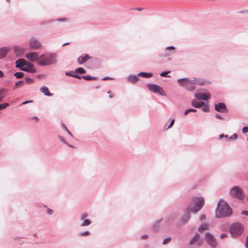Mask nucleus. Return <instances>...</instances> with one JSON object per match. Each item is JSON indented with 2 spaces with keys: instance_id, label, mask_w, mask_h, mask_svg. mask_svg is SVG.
Instances as JSON below:
<instances>
[{
  "instance_id": "69168bd1",
  "label": "nucleus",
  "mask_w": 248,
  "mask_h": 248,
  "mask_svg": "<svg viewBox=\"0 0 248 248\" xmlns=\"http://www.w3.org/2000/svg\"><path fill=\"white\" fill-rule=\"evenodd\" d=\"M136 10H138L139 11H141L142 10L143 8L141 7L137 8L136 9Z\"/></svg>"
},
{
  "instance_id": "f3484780",
  "label": "nucleus",
  "mask_w": 248,
  "mask_h": 248,
  "mask_svg": "<svg viewBox=\"0 0 248 248\" xmlns=\"http://www.w3.org/2000/svg\"><path fill=\"white\" fill-rule=\"evenodd\" d=\"M90 57L88 54H86L79 57L78 59V61L79 64H82L90 59Z\"/></svg>"
},
{
  "instance_id": "c9c22d12",
  "label": "nucleus",
  "mask_w": 248,
  "mask_h": 248,
  "mask_svg": "<svg viewBox=\"0 0 248 248\" xmlns=\"http://www.w3.org/2000/svg\"><path fill=\"white\" fill-rule=\"evenodd\" d=\"M170 73V71L164 72L161 73L160 75V76H161L162 77H170V76L168 75V74Z\"/></svg>"
},
{
  "instance_id": "de8ad7c7",
  "label": "nucleus",
  "mask_w": 248,
  "mask_h": 248,
  "mask_svg": "<svg viewBox=\"0 0 248 248\" xmlns=\"http://www.w3.org/2000/svg\"><path fill=\"white\" fill-rule=\"evenodd\" d=\"M46 213L48 215H52L53 213V211L51 209H48L46 211Z\"/></svg>"
},
{
  "instance_id": "473e14b6",
  "label": "nucleus",
  "mask_w": 248,
  "mask_h": 248,
  "mask_svg": "<svg viewBox=\"0 0 248 248\" xmlns=\"http://www.w3.org/2000/svg\"><path fill=\"white\" fill-rule=\"evenodd\" d=\"M75 72L79 74H84L86 70L82 67H78L76 69Z\"/></svg>"
},
{
  "instance_id": "680f3d73",
  "label": "nucleus",
  "mask_w": 248,
  "mask_h": 248,
  "mask_svg": "<svg viewBox=\"0 0 248 248\" xmlns=\"http://www.w3.org/2000/svg\"><path fill=\"white\" fill-rule=\"evenodd\" d=\"M4 76V74L2 71L0 70V78L3 77Z\"/></svg>"
},
{
  "instance_id": "423d86ee",
  "label": "nucleus",
  "mask_w": 248,
  "mask_h": 248,
  "mask_svg": "<svg viewBox=\"0 0 248 248\" xmlns=\"http://www.w3.org/2000/svg\"><path fill=\"white\" fill-rule=\"evenodd\" d=\"M204 238L205 241L211 248H216L218 246L216 238L211 233H205Z\"/></svg>"
},
{
  "instance_id": "5701e85b",
  "label": "nucleus",
  "mask_w": 248,
  "mask_h": 248,
  "mask_svg": "<svg viewBox=\"0 0 248 248\" xmlns=\"http://www.w3.org/2000/svg\"><path fill=\"white\" fill-rule=\"evenodd\" d=\"M9 50L10 48L7 47L0 48V58L5 57Z\"/></svg>"
},
{
  "instance_id": "4be33fe9",
  "label": "nucleus",
  "mask_w": 248,
  "mask_h": 248,
  "mask_svg": "<svg viewBox=\"0 0 248 248\" xmlns=\"http://www.w3.org/2000/svg\"><path fill=\"white\" fill-rule=\"evenodd\" d=\"M40 91L44 94V95L46 96H52V94H51L48 90V88L45 86H42L40 89Z\"/></svg>"
},
{
  "instance_id": "9d476101",
  "label": "nucleus",
  "mask_w": 248,
  "mask_h": 248,
  "mask_svg": "<svg viewBox=\"0 0 248 248\" xmlns=\"http://www.w3.org/2000/svg\"><path fill=\"white\" fill-rule=\"evenodd\" d=\"M29 45L31 48L33 49H39L42 46L41 43L39 40L34 37L31 38L30 40Z\"/></svg>"
},
{
  "instance_id": "37998d69",
  "label": "nucleus",
  "mask_w": 248,
  "mask_h": 248,
  "mask_svg": "<svg viewBox=\"0 0 248 248\" xmlns=\"http://www.w3.org/2000/svg\"><path fill=\"white\" fill-rule=\"evenodd\" d=\"M242 132L245 134L247 132H248V126H245V127H244L243 128H242Z\"/></svg>"
},
{
  "instance_id": "58836bf2",
  "label": "nucleus",
  "mask_w": 248,
  "mask_h": 248,
  "mask_svg": "<svg viewBox=\"0 0 248 248\" xmlns=\"http://www.w3.org/2000/svg\"><path fill=\"white\" fill-rule=\"evenodd\" d=\"M170 240H171L170 237H167L163 240L162 244L163 245H166L167 243H168L170 241Z\"/></svg>"
},
{
  "instance_id": "6e6552de",
  "label": "nucleus",
  "mask_w": 248,
  "mask_h": 248,
  "mask_svg": "<svg viewBox=\"0 0 248 248\" xmlns=\"http://www.w3.org/2000/svg\"><path fill=\"white\" fill-rule=\"evenodd\" d=\"M147 87L150 91L155 93H158L163 96L166 95V94L164 91H163V89L161 87L156 84H148L147 85Z\"/></svg>"
},
{
  "instance_id": "aec40b11",
  "label": "nucleus",
  "mask_w": 248,
  "mask_h": 248,
  "mask_svg": "<svg viewBox=\"0 0 248 248\" xmlns=\"http://www.w3.org/2000/svg\"><path fill=\"white\" fill-rule=\"evenodd\" d=\"M138 75H129L128 77L126 78V80L128 82L134 83L137 82L139 80Z\"/></svg>"
},
{
  "instance_id": "a878e982",
  "label": "nucleus",
  "mask_w": 248,
  "mask_h": 248,
  "mask_svg": "<svg viewBox=\"0 0 248 248\" xmlns=\"http://www.w3.org/2000/svg\"><path fill=\"white\" fill-rule=\"evenodd\" d=\"M138 76L144 78H149L153 76V74L151 73H146V72H140L138 74Z\"/></svg>"
},
{
  "instance_id": "13d9d810",
  "label": "nucleus",
  "mask_w": 248,
  "mask_h": 248,
  "mask_svg": "<svg viewBox=\"0 0 248 248\" xmlns=\"http://www.w3.org/2000/svg\"><path fill=\"white\" fill-rule=\"evenodd\" d=\"M31 102H32L31 101H25V102L22 103L21 104L22 105H25V104H27L28 103H31Z\"/></svg>"
},
{
  "instance_id": "c756f323",
  "label": "nucleus",
  "mask_w": 248,
  "mask_h": 248,
  "mask_svg": "<svg viewBox=\"0 0 248 248\" xmlns=\"http://www.w3.org/2000/svg\"><path fill=\"white\" fill-rule=\"evenodd\" d=\"M162 220V219L157 220L153 225V229L155 230H157L159 227V224Z\"/></svg>"
},
{
  "instance_id": "79ce46f5",
  "label": "nucleus",
  "mask_w": 248,
  "mask_h": 248,
  "mask_svg": "<svg viewBox=\"0 0 248 248\" xmlns=\"http://www.w3.org/2000/svg\"><path fill=\"white\" fill-rule=\"evenodd\" d=\"M203 107L202 108V110L204 112H208L209 110V108L207 105L203 106Z\"/></svg>"
},
{
  "instance_id": "4d7b16f0",
  "label": "nucleus",
  "mask_w": 248,
  "mask_h": 248,
  "mask_svg": "<svg viewBox=\"0 0 248 248\" xmlns=\"http://www.w3.org/2000/svg\"><path fill=\"white\" fill-rule=\"evenodd\" d=\"M112 79L111 78H110V77H104V78H103L102 79V80H107V79Z\"/></svg>"
},
{
  "instance_id": "1a4fd4ad",
  "label": "nucleus",
  "mask_w": 248,
  "mask_h": 248,
  "mask_svg": "<svg viewBox=\"0 0 248 248\" xmlns=\"http://www.w3.org/2000/svg\"><path fill=\"white\" fill-rule=\"evenodd\" d=\"M89 215L87 213H83L79 218L80 227H85L90 225L92 223L91 220L88 218Z\"/></svg>"
},
{
  "instance_id": "c85d7f7f",
  "label": "nucleus",
  "mask_w": 248,
  "mask_h": 248,
  "mask_svg": "<svg viewBox=\"0 0 248 248\" xmlns=\"http://www.w3.org/2000/svg\"><path fill=\"white\" fill-rule=\"evenodd\" d=\"M83 79L86 80H95L97 78L95 77H92L90 76H81Z\"/></svg>"
},
{
  "instance_id": "bb28decb",
  "label": "nucleus",
  "mask_w": 248,
  "mask_h": 248,
  "mask_svg": "<svg viewBox=\"0 0 248 248\" xmlns=\"http://www.w3.org/2000/svg\"><path fill=\"white\" fill-rule=\"evenodd\" d=\"M65 75L68 76L72 77L78 79H80L81 77L78 74H75L74 71L66 72Z\"/></svg>"
},
{
  "instance_id": "7ed1b4c3",
  "label": "nucleus",
  "mask_w": 248,
  "mask_h": 248,
  "mask_svg": "<svg viewBox=\"0 0 248 248\" xmlns=\"http://www.w3.org/2000/svg\"><path fill=\"white\" fill-rule=\"evenodd\" d=\"M232 214V210L229 204L223 201L220 200L217 203L216 217L218 218L229 216Z\"/></svg>"
},
{
  "instance_id": "6ab92c4d",
  "label": "nucleus",
  "mask_w": 248,
  "mask_h": 248,
  "mask_svg": "<svg viewBox=\"0 0 248 248\" xmlns=\"http://www.w3.org/2000/svg\"><path fill=\"white\" fill-rule=\"evenodd\" d=\"M15 53L16 56L21 57L24 52V49L18 46H15L14 47Z\"/></svg>"
},
{
  "instance_id": "f8f14e48",
  "label": "nucleus",
  "mask_w": 248,
  "mask_h": 248,
  "mask_svg": "<svg viewBox=\"0 0 248 248\" xmlns=\"http://www.w3.org/2000/svg\"><path fill=\"white\" fill-rule=\"evenodd\" d=\"M200 238V235L196 232L195 235L189 240L188 244L189 246H193L196 243L198 247L201 246V243L199 241Z\"/></svg>"
},
{
  "instance_id": "f704fd0d",
  "label": "nucleus",
  "mask_w": 248,
  "mask_h": 248,
  "mask_svg": "<svg viewBox=\"0 0 248 248\" xmlns=\"http://www.w3.org/2000/svg\"><path fill=\"white\" fill-rule=\"evenodd\" d=\"M9 106V104L7 103H5L3 104H0V110L3 109L8 107Z\"/></svg>"
},
{
  "instance_id": "72a5a7b5",
  "label": "nucleus",
  "mask_w": 248,
  "mask_h": 248,
  "mask_svg": "<svg viewBox=\"0 0 248 248\" xmlns=\"http://www.w3.org/2000/svg\"><path fill=\"white\" fill-rule=\"evenodd\" d=\"M90 234V232L88 231H85L84 232H80L78 233V235L80 236H88Z\"/></svg>"
},
{
  "instance_id": "603ef678",
  "label": "nucleus",
  "mask_w": 248,
  "mask_h": 248,
  "mask_svg": "<svg viewBox=\"0 0 248 248\" xmlns=\"http://www.w3.org/2000/svg\"><path fill=\"white\" fill-rule=\"evenodd\" d=\"M245 247L246 248H248V235L246 237Z\"/></svg>"
},
{
  "instance_id": "cd10ccee",
  "label": "nucleus",
  "mask_w": 248,
  "mask_h": 248,
  "mask_svg": "<svg viewBox=\"0 0 248 248\" xmlns=\"http://www.w3.org/2000/svg\"><path fill=\"white\" fill-rule=\"evenodd\" d=\"M7 92V91L5 88L0 89V100L2 101V99L5 97Z\"/></svg>"
},
{
  "instance_id": "4468645a",
  "label": "nucleus",
  "mask_w": 248,
  "mask_h": 248,
  "mask_svg": "<svg viewBox=\"0 0 248 248\" xmlns=\"http://www.w3.org/2000/svg\"><path fill=\"white\" fill-rule=\"evenodd\" d=\"M210 94L209 93H198L195 94V97L198 100H207L210 98Z\"/></svg>"
},
{
  "instance_id": "c03bdc74",
  "label": "nucleus",
  "mask_w": 248,
  "mask_h": 248,
  "mask_svg": "<svg viewBox=\"0 0 248 248\" xmlns=\"http://www.w3.org/2000/svg\"><path fill=\"white\" fill-rule=\"evenodd\" d=\"M215 117L218 119H220V120H223L224 118L223 117L219 114H218V113H217L216 115H215Z\"/></svg>"
},
{
  "instance_id": "5fc2aeb1",
  "label": "nucleus",
  "mask_w": 248,
  "mask_h": 248,
  "mask_svg": "<svg viewBox=\"0 0 248 248\" xmlns=\"http://www.w3.org/2000/svg\"><path fill=\"white\" fill-rule=\"evenodd\" d=\"M188 109L189 111V112H196L197 111V110L194 108H189Z\"/></svg>"
},
{
  "instance_id": "9b49d317",
  "label": "nucleus",
  "mask_w": 248,
  "mask_h": 248,
  "mask_svg": "<svg viewBox=\"0 0 248 248\" xmlns=\"http://www.w3.org/2000/svg\"><path fill=\"white\" fill-rule=\"evenodd\" d=\"M34 65L31 62H26L24 66L21 69V71L28 72L31 73H34L36 72V69L33 67Z\"/></svg>"
},
{
  "instance_id": "774afa93",
  "label": "nucleus",
  "mask_w": 248,
  "mask_h": 248,
  "mask_svg": "<svg viewBox=\"0 0 248 248\" xmlns=\"http://www.w3.org/2000/svg\"><path fill=\"white\" fill-rule=\"evenodd\" d=\"M219 137L220 139H221V138H222L223 137H224V134H221V135H219Z\"/></svg>"
},
{
  "instance_id": "6e6d98bb",
  "label": "nucleus",
  "mask_w": 248,
  "mask_h": 248,
  "mask_svg": "<svg viewBox=\"0 0 248 248\" xmlns=\"http://www.w3.org/2000/svg\"><path fill=\"white\" fill-rule=\"evenodd\" d=\"M227 235L226 233H222L220 235V238L221 239H223L224 238V237H226Z\"/></svg>"
},
{
  "instance_id": "09e8293b",
  "label": "nucleus",
  "mask_w": 248,
  "mask_h": 248,
  "mask_svg": "<svg viewBox=\"0 0 248 248\" xmlns=\"http://www.w3.org/2000/svg\"><path fill=\"white\" fill-rule=\"evenodd\" d=\"M206 219L205 215H202L200 217V219L201 221L204 220Z\"/></svg>"
},
{
  "instance_id": "49530a36",
  "label": "nucleus",
  "mask_w": 248,
  "mask_h": 248,
  "mask_svg": "<svg viewBox=\"0 0 248 248\" xmlns=\"http://www.w3.org/2000/svg\"><path fill=\"white\" fill-rule=\"evenodd\" d=\"M59 139L61 140V141H62L65 144H67V142L66 141V140H65L64 138L63 137L60 136Z\"/></svg>"
},
{
  "instance_id": "7c9ffc66",
  "label": "nucleus",
  "mask_w": 248,
  "mask_h": 248,
  "mask_svg": "<svg viewBox=\"0 0 248 248\" xmlns=\"http://www.w3.org/2000/svg\"><path fill=\"white\" fill-rule=\"evenodd\" d=\"M54 21H55L54 20H53V19L46 20H45V21H43L41 23H40V25L43 26V25H45L46 24H50Z\"/></svg>"
},
{
  "instance_id": "8fccbe9b",
  "label": "nucleus",
  "mask_w": 248,
  "mask_h": 248,
  "mask_svg": "<svg viewBox=\"0 0 248 248\" xmlns=\"http://www.w3.org/2000/svg\"><path fill=\"white\" fill-rule=\"evenodd\" d=\"M241 214L243 215L248 216V211L245 210H242L241 211Z\"/></svg>"
},
{
  "instance_id": "ea45409f",
  "label": "nucleus",
  "mask_w": 248,
  "mask_h": 248,
  "mask_svg": "<svg viewBox=\"0 0 248 248\" xmlns=\"http://www.w3.org/2000/svg\"><path fill=\"white\" fill-rule=\"evenodd\" d=\"M237 138V135L236 133H234L232 136L228 138V139L230 140H236Z\"/></svg>"
},
{
  "instance_id": "a211bd4d",
  "label": "nucleus",
  "mask_w": 248,
  "mask_h": 248,
  "mask_svg": "<svg viewBox=\"0 0 248 248\" xmlns=\"http://www.w3.org/2000/svg\"><path fill=\"white\" fill-rule=\"evenodd\" d=\"M190 218V215L186 212L180 219V222L182 224L186 223Z\"/></svg>"
},
{
  "instance_id": "f03ea898",
  "label": "nucleus",
  "mask_w": 248,
  "mask_h": 248,
  "mask_svg": "<svg viewBox=\"0 0 248 248\" xmlns=\"http://www.w3.org/2000/svg\"><path fill=\"white\" fill-rule=\"evenodd\" d=\"M57 55L55 53L41 54L37 61V64L41 66H46L56 64L57 62Z\"/></svg>"
},
{
  "instance_id": "4c0bfd02",
  "label": "nucleus",
  "mask_w": 248,
  "mask_h": 248,
  "mask_svg": "<svg viewBox=\"0 0 248 248\" xmlns=\"http://www.w3.org/2000/svg\"><path fill=\"white\" fill-rule=\"evenodd\" d=\"M33 81V79L29 78H25V82L27 84H31Z\"/></svg>"
},
{
  "instance_id": "39448f33",
  "label": "nucleus",
  "mask_w": 248,
  "mask_h": 248,
  "mask_svg": "<svg viewBox=\"0 0 248 248\" xmlns=\"http://www.w3.org/2000/svg\"><path fill=\"white\" fill-rule=\"evenodd\" d=\"M244 231V227L242 224L239 222L233 223L230 226V231L233 237L241 235Z\"/></svg>"
},
{
  "instance_id": "338daca9",
  "label": "nucleus",
  "mask_w": 248,
  "mask_h": 248,
  "mask_svg": "<svg viewBox=\"0 0 248 248\" xmlns=\"http://www.w3.org/2000/svg\"><path fill=\"white\" fill-rule=\"evenodd\" d=\"M247 12H248V10H243V11H241L240 12V13H246Z\"/></svg>"
},
{
  "instance_id": "a19ab883",
  "label": "nucleus",
  "mask_w": 248,
  "mask_h": 248,
  "mask_svg": "<svg viewBox=\"0 0 248 248\" xmlns=\"http://www.w3.org/2000/svg\"><path fill=\"white\" fill-rule=\"evenodd\" d=\"M175 49V48L174 46H167V47H166L165 48V50L167 51H168V50H171V51H174Z\"/></svg>"
},
{
  "instance_id": "412c9836",
  "label": "nucleus",
  "mask_w": 248,
  "mask_h": 248,
  "mask_svg": "<svg viewBox=\"0 0 248 248\" xmlns=\"http://www.w3.org/2000/svg\"><path fill=\"white\" fill-rule=\"evenodd\" d=\"M191 104L192 106H193L195 108H200L201 107L204 105V103L202 101L198 102L197 101V100L195 99L192 101Z\"/></svg>"
},
{
  "instance_id": "e2e57ef3",
  "label": "nucleus",
  "mask_w": 248,
  "mask_h": 248,
  "mask_svg": "<svg viewBox=\"0 0 248 248\" xmlns=\"http://www.w3.org/2000/svg\"><path fill=\"white\" fill-rule=\"evenodd\" d=\"M66 131H67V132L68 133V134H69V135H70V136H72V137L73 136H72V134H71V133L70 132V131L68 129H66Z\"/></svg>"
},
{
  "instance_id": "ddd939ff",
  "label": "nucleus",
  "mask_w": 248,
  "mask_h": 248,
  "mask_svg": "<svg viewBox=\"0 0 248 248\" xmlns=\"http://www.w3.org/2000/svg\"><path fill=\"white\" fill-rule=\"evenodd\" d=\"M215 109L216 111L220 113H225L227 112L226 106L222 102L215 104Z\"/></svg>"
},
{
  "instance_id": "864d4df0",
  "label": "nucleus",
  "mask_w": 248,
  "mask_h": 248,
  "mask_svg": "<svg viewBox=\"0 0 248 248\" xmlns=\"http://www.w3.org/2000/svg\"><path fill=\"white\" fill-rule=\"evenodd\" d=\"M148 237V235L147 234H144L141 236V238L142 239H147Z\"/></svg>"
},
{
  "instance_id": "e433bc0d",
  "label": "nucleus",
  "mask_w": 248,
  "mask_h": 248,
  "mask_svg": "<svg viewBox=\"0 0 248 248\" xmlns=\"http://www.w3.org/2000/svg\"><path fill=\"white\" fill-rule=\"evenodd\" d=\"M23 83H24V81H22V80H19V81H18L17 82H16V84L15 85V87H14V88L15 89H16L18 87V86L22 85V84H23Z\"/></svg>"
},
{
  "instance_id": "bf43d9fd",
  "label": "nucleus",
  "mask_w": 248,
  "mask_h": 248,
  "mask_svg": "<svg viewBox=\"0 0 248 248\" xmlns=\"http://www.w3.org/2000/svg\"><path fill=\"white\" fill-rule=\"evenodd\" d=\"M32 119L35 120L36 122H38L39 121V118L37 116H33L32 118Z\"/></svg>"
},
{
  "instance_id": "f257e3e1",
  "label": "nucleus",
  "mask_w": 248,
  "mask_h": 248,
  "mask_svg": "<svg viewBox=\"0 0 248 248\" xmlns=\"http://www.w3.org/2000/svg\"><path fill=\"white\" fill-rule=\"evenodd\" d=\"M177 82L181 86L189 91L194 90L197 84L202 85L205 83L204 80L200 78H194L192 79L188 78H180L177 80Z\"/></svg>"
},
{
  "instance_id": "052dcab7",
  "label": "nucleus",
  "mask_w": 248,
  "mask_h": 248,
  "mask_svg": "<svg viewBox=\"0 0 248 248\" xmlns=\"http://www.w3.org/2000/svg\"><path fill=\"white\" fill-rule=\"evenodd\" d=\"M188 113H189V111L188 110V109H186L185 110V111L184 112V115H186Z\"/></svg>"
},
{
  "instance_id": "393cba45",
  "label": "nucleus",
  "mask_w": 248,
  "mask_h": 248,
  "mask_svg": "<svg viewBox=\"0 0 248 248\" xmlns=\"http://www.w3.org/2000/svg\"><path fill=\"white\" fill-rule=\"evenodd\" d=\"M209 229V225L207 223H204L202 224L199 228L198 231L200 232H202L205 230H207Z\"/></svg>"
},
{
  "instance_id": "dca6fc26",
  "label": "nucleus",
  "mask_w": 248,
  "mask_h": 248,
  "mask_svg": "<svg viewBox=\"0 0 248 248\" xmlns=\"http://www.w3.org/2000/svg\"><path fill=\"white\" fill-rule=\"evenodd\" d=\"M27 61L23 59H19L16 62V67L19 68L20 70L22 67L25 66V63Z\"/></svg>"
},
{
  "instance_id": "0e129e2a",
  "label": "nucleus",
  "mask_w": 248,
  "mask_h": 248,
  "mask_svg": "<svg viewBox=\"0 0 248 248\" xmlns=\"http://www.w3.org/2000/svg\"><path fill=\"white\" fill-rule=\"evenodd\" d=\"M170 53H168V52H167V53H165V54L164 56H165V57H168V56H170Z\"/></svg>"
},
{
  "instance_id": "20e7f679",
  "label": "nucleus",
  "mask_w": 248,
  "mask_h": 248,
  "mask_svg": "<svg viewBox=\"0 0 248 248\" xmlns=\"http://www.w3.org/2000/svg\"><path fill=\"white\" fill-rule=\"evenodd\" d=\"M204 199L203 197H195L192 199V203L186 208L187 211L196 213L200 211L203 206Z\"/></svg>"
},
{
  "instance_id": "0eeeda50",
  "label": "nucleus",
  "mask_w": 248,
  "mask_h": 248,
  "mask_svg": "<svg viewBox=\"0 0 248 248\" xmlns=\"http://www.w3.org/2000/svg\"><path fill=\"white\" fill-rule=\"evenodd\" d=\"M230 194L231 196L242 200L243 199V191L242 189L238 186H234L230 189Z\"/></svg>"
},
{
  "instance_id": "a18cd8bd",
  "label": "nucleus",
  "mask_w": 248,
  "mask_h": 248,
  "mask_svg": "<svg viewBox=\"0 0 248 248\" xmlns=\"http://www.w3.org/2000/svg\"><path fill=\"white\" fill-rule=\"evenodd\" d=\"M174 123V119H173L171 121V122H170V124L168 126V128H167V129H169V128H170V127H171L173 125Z\"/></svg>"
},
{
  "instance_id": "3c124183",
  "label": "nucleus",
  "mask_w": 248,
  "mask_h": 248,
  "mask_svg": "<svg viewBox=\"0 0 248 248\" xmlns=\"http://www.w3.org/2000/svg\"><path fill=\"white\" fill-rule=\"evenodd\" d=\"M55 21H66V19L65 18H59V19H56L54 20Z\"/></svg>"
},
{
  "instance_id": "b1692460",
  "label": "nucleus",
  "mask_w": 248,
  "mask_h": 248,
  "mask_svg": "<svg viewBox=\"0 0 248 248\" xmlns=\"http://www.w3.org/2000/svg\"><path fill=\"white\" fill-rule=\"evenodd\" d=\"M177 215L175 213L170 215L166 218V222L168 223L172 222L177 217Z\"/></svg>"
},
{
  "instance_id": "2eb2a0df",
  "label": "nucleus",
  "mask_w": 248,
  "mask_h": 248,
  "mask_svg": "<svg viewBox=\"0 0 248 248\" xmlns=\"http://www.w3.org/2000/svg\"><path fill=\"white\" fill-rule=\"evenodd\" d=\"M26 58L31 62H34L36 60L38 61L39 57H38V53L36 52H29L26 54Z\"/></svg>"
},
{
  "instance_id": "2f4dec72",
  "label": "nucleus",
  "mask_w": 248,
  "mask_h": 248,
  "mask_svg": "<svg viewBox=\"0 0 248 248\" xmlns=\"http://www.w3.org/2000/svg\"><path fill=\"white\" fill-rule=\"evenodd\" d=\"M24 73L21 72H16L14 74L17 78H21L24 76Z\"/></svg>"
}]
</instances>
